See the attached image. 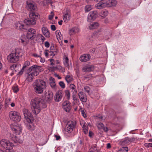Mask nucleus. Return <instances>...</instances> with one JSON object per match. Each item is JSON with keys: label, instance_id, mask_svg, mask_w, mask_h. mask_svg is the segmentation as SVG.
Listing matches in <instances>:
<instances>
[{"label": "nucleus", "instance_id": "45", "mask_svg": "<svg viewBox=\"0 0 152 152\" xmlns=\"http://www.w3.org/2000/svg\"><path fill=\"white\" fill-rule=\"evenodd\" d=\"M129 143H130L135 141L136 140V139L134 137H131V138L129 137Z\"/></svg>", "mask_w": 152, "mask_h": 152}, {"label": "nucleus", "instance_id": "6", "mask_svg": "<svg viewBox=\"0 0 152 152\" xmlns=\"http://www.w3.org/2000/svg\"><path fill=\"white\" fill-rule=\"evenodd\" d=\"M29 18L25 19L24 23L27 25H34L36 24V20L39 18V15L35 12H31L29 13Z\"/></svg>", "mask_w": 152, "mask_h": 152}, {"label": "nucleus", "instance_id": "58", "mask_svg": "<svg viewBox=\"0 0 152 152\" xmlns=\"http://www.w3.org/2000/svg\"><path fill=\"white\" fill-rule=\"evenodd\" d=\"M55 137L56 138V140H59L61 138L60 136L57 135H55Z\"/></svg>", "mask_w": 152, "mask_h": 152}, {"label": "nucleus", "instance_id": "11", "mask_svg": "<svg viewBox=\"0 0 152 152\" xmlns=\"http://www.w3.org/2000/svg\"><path fill=\"white\" fill-rule=\"evenodd\" d=\"M76 122L72 121H68L66 125V130L69 133H71L75 126Z\"/></svg>", "mask_w": 152, "mask_h": 152}, {"label": "nucleus", "instance_id": "62", "mask_svg": "<svg viewBox=\"0 0 152 152\" xmlns=\"http://www.w3.org/2000/svg\"><path fill=\"white\" fill-rule=\"evenodd\" d=\"M95 51V48H93L92 49L90 50V53H94Z\"/></svg>", "mask_w": 152, "mask_h": 152}, {"label": "nucleus", "instance_id": "12", "mask_svg": "<svg viewBox=\"0 0 152 152\" xmlns=\"http://www.w3.org/2000/svg\"><path fill=\"white\" fill-rule=\"evenodd\" d=\"M97 16V12L96 11H94L90 12L88 16V20L91 22V20H95Z\"/></svg>", "mask_w": 152, "mask_h": 152}, {"label": "nucleus", "instance_id": "59", "mask_svg": "<svg viewBox=\"0 0 152 152\" xmlns=\"http://www.w3.org/2000/svg\"><path fill=\"white\" fill-rule=\"evenodd\" d=\"M40 58V61L42 63H44L45 61V59L44 58H42L41 56H40V57H39Z\"/></svg>", "mask_w": 152, "mask_h": 152}, {"label": "nucleus", "instance_id": "46", "mask_svg": "<svg viewBox=\"0 0 152 152\" xmlns=\"http://www.w3.org/2000/svg\"><path fill=\"white\" fill-rule=\"evenodd\" d=\"M80 99L81 100V101L83 102H86L87 101L86 96V95L85 96H84L82 98H80Z\"/></svg>", "mask_w": 152, "mask_h": 152}, {"label": "nucleus", "instance_id": "28", "mask_svg": "<svg viewBox=\"0 0 152 152\" xmlns=\"http://www.w3.org/2000/svg\"><path fill=\"white\" fill-rule=\"evenodd\" d=\"M99 26V24L97 22H94L91 24L89 26L90 29H93L96 28Z\"/></svg>", "mask_w": 152, "mask_h": 152}, {"label": "nucleus", "instance_id": "2", "mask_svg": "<svg viewBox=\"0 0 152 152\" xmlns=\"http://www.w3.org/2000/svg\"><path fill=\"white\" fill-rule=\"evenodd\" d=\"M31 105L32 111L35 115L38 114L40 112L41 107L45 108L46 107L45 102L42 99L38 98L32 99Z\"/></svg>", "mask_w": 152, "mask_h": 152}, {"label": "nucleus", "instance_id": "54", "mask_svg": "<svg viewBox=\"0 0 152 152\" xmlns=\"http://www.w3.org/2000/svg\"><path fill=\"white\" fill-rule=\"evenodd\" d=\"M45 46L46 48H48L50 46V44L48 42H46L45 43Z\"/></svg>", "mask_w": 152, "mask_h": 152}, {"label": "nucleus", "instance_id": "52", "mask_svg": "<svg viewBox=\"0 0 152 152\" xmlns=\"http://www.w3.org/2000/svg\"><path fill=\"white\" fill-rule=\"evenodd\" d=\"M49 55L50 56H52V57L54 56L55 55H56V54H55L54 53H53V51H51L50 50L49 51Z\"/></svg>", "mask_w": 152, "mask_h": 152}, {"label": "nucleus", "instance_id": "49", "mask_svg": "<svg viewBox=\"0 0 152 152\" xmlns=\"http://www.w3.org/2000/svg\"><path fill=\"white\" fill-rule=\"evenodd\" d=\"M72 94V97L73 100L75 102L77 101V100H78V99L76 97V96L75 94V93H73Z\"/></svg>", "mask_w": 152, "mask_h": 152}, {"label": "nucleus", "instance_id": "63", "mask_svg": "<svg viewBox=\"0 0 152 152\" xmlns=\"http://www.w3.org/2000/svg\"><path fill=\"white\" fill-rule=\"evenodd\" d=\"M111 147L110 144L108 143L107 144V148H110Z\"/></svg>", "mask_w": 152, "mask_h": 152}, {"label": "nucleus", "instance_id": "7", "mask_svg": "<svg viewBox=\"0 0 152 152\" xmlns=\"http://www.w3.org/2000/svg\"><path fill=\"white\" fill-rule=\"evenodd\" d=\"M0 145L2 147L8 150L12 149V147L14 146L13 143L4 139H2L0 141Z\"/></svg>", "mask_w": 152, "mask_h": 152}, {"label": "nucleus", "instance_id": "22", "mask_svg": "<svg viewBox=\"0 0 152 152\" xmlns=\"http://www.w3.org/2000/svg\"><path fill=\"white\" fill-rule=\"evenodd\" d=\"M129 137H125L124 139L121 140L120 141L119 143L122 145H126L129 143Z\"/></svg>", "mask_w": 152, "mask_h": 152}, {"label": "nucleus", "instance_id": "13", "mask_svg": "<svg viewBox=\"0 0 152 152\" xmlns=\"http://www.w3.org/2000/svg\"><path fill=\"white\" fill-rule=\"evenodd\" d=\"M27 7H28V10L31 11L30 13L31 12H35V11L37 10V7L36 6L34 5L33 3L30 2H27Z\"/></svg>", "mask_w": 152, "mask_h": 152}, {"label": "nucleus", "instance_id": "26", "mask_svg": "<svg viewBox=\"0 0 152 152\" xmlns=\"http://www.w3.org/2000/svg\"><path fill=\"white\" fill-rule=\"evenodd\" d=\"M56 36L59 42L61 41V39H63L61 33L59 30H57L56 32Z\"/></svg>", "mask_w": 152, "mask_h": 152}, {"label": "nucleus", "instance_id": "41", "mask_svg": "<svg viewBox=\"0 0 152 152\" xmlns=\"http://www.w3.org/2000/svg\"><path fill=\"white\" fill-rule=\"evenodd\" d=\"M84 89L85 90V92H87L88 94L90 95V88L88 86H86L84 88Z\"/></svg>", "mask_w": 152, "mask_h": 152}, {"label": "nucleus", "instance_id": "29", "mask_svg": "<svg viewBox=\"0 0 152 152\" xmlns=\"http://www.w3.org/2000/svg\"><path fill=\"white\" fill-rule=\"evenodd\" d=\"M69 87L70 89L72 90V92H73V93H77V91L76 89V87L74 85L72 84H71L70 85Z\"/></svg>", "mask_w": 152, "mask_h": 152}, {"label": "nucleus", "instance_id": "48", "mask_svg": "<svg viewBox=\"0 0 152 152\" xmlns=\"http://www.w3.org/2000/svg\"><path fill=\"white\" fill-rule=\"evenodd\" d=\"M30 64V63L29 61H27L25 62L23 66L24 67L26 68L27 66L29 65Z\"/></svg>", "mask_w": 152, "mask_h": 152}, {"label": "nucleus", "instance_id": "38", "mask_svg": "<svg viewBox=\"0 0 152 152\" xmlns=\"http://www.w3.org/2000/svg\"><path fill=\"white\" fill-rule=\"evenodd\" d=\"M65 95L68 99L70 98V92L69 90H66L65 91Z\"/></svg>", "mask_w": 152, "mask_h": 152}, {"label": "nucleus", "instance_id": "53", "mask_svg": "<svg viewBox=\"0 0 152 152\" xmlns=\"http://www.w3.org/2000/svg\"><path fill=\"white\" fill-rule=\"evenodd\" d=\"M25 67H24L23 66L21 70L19 72V74L20 75H21L23 74L24 71V69L25 68Z\"/></svg>", "mask_w": 152, "mask_h": 152}, {"label": "nucleus", "instance_id": "10", "mask_svg": "<svg viewBox=\"0 0 152 152\" xmlns=\"http://www.w3.org/2000/svg\"><path fill=\"white\" fill-rule=\"evenodd\" d=\"M36 34V32L35 29L33 28H30L28 30L26 37L28 39L33 40L35 38Z\"/></svg>", "mask_w": 152, "mask_h": 152}, {"label": "nucleus", "instance_id": "3", "mask_svg": "<svg viewBox=\"0 0 152 152\" xmlns=\"http://www.w3.org/2000/svg\"><path fill=\"white\" fill-rule=\"evenodd\" d=\"M22 49L16 48L15 50L12 51L11 53L7 56L8 61L11 63L17 62L19 60V57L22 56Z\"/></svg>", "mask_w": 152, "mask_h": 152}, {"label": "nucleus", "instance_id": "51", "mask_svg": "<svg viewBox=\"0 0 152 152\" xmlns=\"http://www.w3.org/2000/svg\"><path fill=\"white\" fill-rule=\"evenodd\" d=\"M81 112L82 115V116H83L84 118H86V115L85 114V113L83 110H81Z\"/></svg>", "mask_w": 152, "mask_h": 152}, {"label": "nucleus", "instance_id": "23", "mask_svg": "<svg viewBox=\"0 0 152 152\" xmlns=\"http://www.w3.org/2000/svg\"><path fill=\"white\" fill-rule=\"evenodd\" d=\"M42 31L43 34L47 37H50V33L48 29L45 27H43L42 28Z\"/></svg>", "mask_w": 152, "mask_h": 152}, {"label": "nucleus", "instance_id": "27", "mask_svg": "<svg viewBox=\"0 0 152 152\" xmlns=\"http://www.w3.org/2000/svg\"><path fill=\"white\" fill-rule=\"evenodd\" d=\"M33 122H28V123L27 124L26 126L27 129L31 131L34 130L35 129V127L32 124Z\"/></svg>", "mask_w": 152, "mask_h": 152}, {"label": "nucleus", "instance_id": "43", "mask_svg": "<svg viewBox=\"0 0 152 152\" xmlns=\"http://www.w3.org/2000/svg\"><path fill=\"white\" fill-rule=\"evenodd\" d=\"M59 84L60 87L62 88H64L65 87V84L63 81H60L59 83Z\"/></svg>", "mask_w": 152, "mask_h": 152}, {"label": "nucleus", "instance_id": "24", "mask_svg": "<svg viewBox=\"0 0 152 152\" xmlns=\"http://www.w3.org/2000/svg\"><path fill=\"white\" fill-rule=\"evenodd\" d=\"M79 31V29L77 27H75L69 30V33L70 35H73L76 33L78 32Z\"/></svg>", "mask_w": 152, "mask_h": 152}, {"label": "nucleus", "instance_id": "55", "mask_svg": "<svg viewBox=\"0 0 152 152\" xmlns=\"http://www.w3.org/2000/svg\"><path fill=\"white\" fill-rule=\"evenodd\" d=\"M51 29L53 31H55L56 30L55 26L54 25H52L51 26Z\"/></svg>", "mask_w": 152, "mask_h": 152}, {"label": "nucleus", "instance_id": "19", "mask_svg": "<svg viewBox=\"0 0 152 152\" xmlns=\"http://www.w3.org/2000/svg\"><path fill=\"white\" fill-rule=\"evenodd\" d=\"M106 5L108 6H115L117 4V1L116 0H106Z\"/></svg>", "mask_w": 152, "mask_h": 152}, {"label": "nucleus", "instance_id": "40", "mask_svg": "<svg viewBox=\"0 0 152 152\" xmlns=\"http://www.w3.org/2000/svg\"><path fill=\"white\" fill-rule=\"evenodd\" d=\"M97 126L98 129L100 130V129H102L104 126V125L103 123L100 122L97 124Z\"/></svg>", "mask_w": 152, "mask_h": 152}, {"label": "nucleus", "instance_id": "17", "mask_svg": "<svg viewBox=\"0 0 152 152\" xmlns=\"http://www.w3.org/2000/svg\"><path fill=\"white\" fill-rule=\"evenodd\" d=\"M62 92L60 90L57 91L56 98L55 99V101L59 102L61 101L62 98Z\"/></svg>", "mask_w": 152, "mask_h": 152}, {"label": "nucleus", "instance_id": "31", "mask_svg": "<svg viewBox=\"0 0 152 152\" xmlns=\"http://www.w3.org/2000/svg\"><path fill=\"white\" fill-rule=\"evenodd\" d=\"M70 15L68 13H65L64 16L63 18L64 22H65L67 20H69L70 19L69 18Z\"/></svg>", "mask_w": 152, "mask_h": 152}, {"label": "nucleus", "instance_id": "5", "mask_svg": "<svg viewBox=\"0 0 152 152\" xmlns=\"http://www.w3.org/2000/svg\"><path fill=\"white\" fill-rule=\"evenodd\" d=\"M40 67L34 65L30 67L27 70L28 78L30 81L32 80L34 76L38 75L41 71Z\"/></svg>", "mask_w": 152, "mask_h": 152}, {"label": "nucleus", "instance_id": "33", "mask_svg": "<svg viewBox=\"0 0 152 152\" xmlns=\"http://www.w3.org/2000/svg\"><path fill=\"white\" fill-rule=\"evenodd\" d=\"M128 150V148L127 147H123L118 151V152H127Z\"/></svg>", "mask_w": 152, "mask_h": 152}, {"label": "nucleus", "instance_id": "37", "mask_svg": "<svg viewBox=\"0 0 152 152\" xmlns=\"http://www.w3.org/2000/svg\"><path fill=\"white\" fill-rule=\"evenodd\" d=\"M88 127L86 126L85 124L83 125V131L85 134H86L88 132Z\"/></svg>", "mask_w": 152, "mask_h": 152}, {"label": "nucleus", "instance_id": "64", "mask_svg": "<svg viewBox=\"0 0 152 152\" xmlns=\"http://www.w3.org/2000/svg\"><path fill=\"white\" fill-rule=\"evenodd\" d=\"M62 22H63V20H61L60 21H59L58 22V24L60 25H61L62 24Z\"/></svg>", "mask_w": 152, "mask_h": 152}, {"label": "nucleus", "instance_id": "47", "mask_svg": "<svg viewBox=\"0 0 152 152\" xmlns=\"http://www.w3.org/2000/svg\"><path fill=\"white\" fill-rule=\"evenodd\" d=\"M54 16V13L53 12H51V15H49V19L50 20H52L53 19Z\"/></svg>", "mask_w": 152, "mask_h": 152}, {"label": "nucleus", "instance_id": "18", "mask_svg": "<svg viewBox=\"0 0 152 152\" xmlns=\"http://www.w3.org/2000/svg\"><path fill=\"white\" fill-rule=\"evenodd\" d=\"M64 110L67 112H69L71 109L70 104L68 101H66L63 103Z\"/></svg>", "mask_w": 152, "mask_h": 152}, {"label": "nucleus", "instance_id": "61", "mask_svg": "<svg viewBox=\"0 0 152 152\" xmlns=\"http://www.w3.org/2000/svg\"><path fill=\"white\" fill-rule=\"evenodd\" d=\"M102 129L106 132H107L108 131V128L107 127H104V126Z\"/></svg>", "mask_w": 152, "mask_h": 152}, {"label": "nucleus", "instance_id": "4", "mask_svg": "<svg viewBox=\"0 0 152 152\" xmlns=\"http://www.w3.org/2000/svg\"><path fill=\"white\" fill-rule=\"evenodd\" d=\"M33 84L34 91L38 94H42L46 87L45 82L42 80H36Z\"/></svg>", "mask_w": 152, "mask_h": 152}, {"label": "nucleus", "instance_id": "39", "mask_svg": "<svg viewBox=\"0 0 152 152\" xmlns=\"http://www.w3.org/2000/svg\"><path fill=\"white\" fill-rule=\"evenodd\" d=\"M91 5H88L85 7V11L86 12H88L91 9Z\"/></svg>", "mask_w": 152, "mask_h": 152}, {"label": "nucleus", "instance_id": "8", "mask_svg": "<svg viewBox=\"0 0 152 152\" xmlns=\"http://www.w3.org/2000/svg\"><path fill=\"white\" fill-rule=\"evenodd\" d=\"M9 116L11 119L16 122H18L21 120V116L20 113L15 111L10 112Z\"/></svg>", "mask_w": 152, "mask_h": 152}, {"label": "nucleus", "instance_id": "50", "mask_svg": "<svg viewBox=\"0 0 152 152\" xmlns=\"http://www.w3.org/2000/svg\"><path fill=\"white\" fill-rule=\"evenodd\" d=\"M144 145L146 147H152V143H145L144 144Z\"/></svg>", "mask_w": 152, "mask_h": 152}, {"label": "nucleus", "instance_id": "25", "mask_svg": "<svg viewBox=\"0 0 152 152\" xmlns=\"http://www.w3.org/2000/svg\"><path fill=\"white\" fill-rule=\"evenodd\" d=\"M106 6L105 3V1L103 2L99 3L96 5V7L98 9H101L104 7Z\"/></svg>", "mask_w": 152, "mask_h": 152}, {"label": "nucleus", "instance_id": "1", "mask_svg": "<svg viewBox=\"0 0 152 152\" xmlns=\"http://www.w3.org/2000/svg\"><path fill=\"white\" fill-rule=\"evenodd\" d=\"M10 126L13 133L17 135H14L10 133L9 134L10 139L15 143H22L23 140V138L19 135L21 132L22 129V126L17 124H11Z\"/></svg>", "mask_w": 152, "mask_h": 152}, {"label": "nucleus", "instance_id": "32", "mask_svg": "<svg viewBox=\"0 0 152 152\" xmlns=\"http://www.w3.org/2000/svg\"><path fill=\"white\" fill-rule=\"evenodd\" d=\"M65 66L68 68H69V58L67 57H66L64 62Z\"/></svg>", "mask_w": 152, "mask_h": 152}, {"label": "nucleus", "instance_id": "57", "mask_svg": "<svg viewBox=\"0 0 152 152\" xmlns=\"http://www.w3.org/2000/svg\"><path fill=\"white\" fill-rule=\"evenodd\" d=\"M16 65L13 64L10 67V68L12 70H13L15 69V68L16 67Z\"/></svg>", "mask_w": 152, "mask_h": 152}, {"label": "nucleus", "instance_id": "15", "mask_svg": "<svg viewBox=\"0 0 152 152\" xmlns=\"http://www.w3.org/2000/svg\"><path fill=\"white\" fill-rule=\"evenodd\" d=\"M91 56L89 54H84L82 55L80 58V60L82 62H86L89 60Z\"/></svg>", "mask_w": 152, "mask_h": 152}, {"label": "nucleus", "instance_id": "9", "mask_svg": "<svg viewBox=\"0 0 152 152\" xmlns=\"http://www.w3.org/2000/svg\"><path fill=\"white\" fill-rule=\"evenodd\" d=\"M23 112L25 118L28 122L32 123L34 121L33 117L29 110L26 109H24Z\"/></svg>", "mask_w": 152, "mask_h": 152}, {"label": "nucleus", "instance_id": "21", "mask_svg": "<svg viewBox=\"0 0 152 152\" xmlns=\"http://www.w3.org/2000/svg\"><path fill=\"white\" fill-rule=\"evenodd\" d=\"M46 96L47 99V101L49 102L51 101L53 98V93L51 91H48L47 92H46Z\"/></svg>", "mask_w": 152, "mask_h": 152}, {"label": "nucleus", "instance_id": "42", "mask_svg": "<svg viewBox=\"0 0 152 152\" xmlns=\"http://www.w3.org/2000/svg\"><path fill=\"white\" fill-rule=\"evenodd\" d=\"M86 95V94L83 92L82 91L79 92L78 93V96L80 99L83 97L85 96Z\"/></svg>", "mask_w": 152, "mask_h": 152}, {"label": "nucleus", "instance_id": "44", "mask_svg": "<svg viewBox=\"0 0 152 152\" xmlns=\"http://www.w3.org/2000/svg\"><path fill=\"white\" fill-rule=\"evenodd\" d=\"M37 36L38 37L41 38L42 42H43L45 39V38L41 34H38Z\"/></svg>", "mask_w": 152, "mask_h": 152}, {"label": "nucleus", "instance_id": "35", "mask_svg": "<svg viewBox=\"0 0 152 152\" xmlns=\"http://www.w3.org/2000/svg\"><path fill=\"white\" fill-rule=\"evenodd\" d=\"M12 90L14 92L16 93L19 91V88L18 86L16 85H14L12 87Z\"/></svg>", "mask_w": 152, "mask_h": 152}, {"label": "nucleus", "instance_id": "16", "mask_svg": "<svg viewBox=\"0 0 152 152\" xmlns=\"http://www.w3.org/2000/svg\"><path fill=\"white\" fill-rule=\"evenodd\" d=\"M15 26L17 29L21 30L23 31L26 30V29L25 28L24 25L21 24L20 22L15 23Z\"/></svg>", "mask_w": 152, "mask_h": 152}, {"label": "nucleus", "instance_id": "56", "mask_svg": "<svg viewBox=\"0 0 152 152\" xmlns=\"http://www.w3.org/2000/svg\"><path fill=\"white\" fill-rule=\"evenodd\" d=\"M48 50H45V54L46 57H48V55L49 54V52H48Z\"/></svg>", "mask_w": 152, "mask_h": 152}, {"label": "nucleus", "instance_id": "34", "mask_svg": "<svg viewBox=\"0 0 152 152\" xmlns=\"http://www.w3.org/2000/svg\"><path fill=\"white\" fill-rule=\"evenodd\" d=\"M100 14L102 15V17H104L107 16L108 14V12L106 10H102Z\"/></svg>", "mask_w": 152, "mask_h": 152}, {"label": "nucleus", "instance_id": "60", "mask_svg": "<svg viewBox=\"0 0 152 152\" xmlns=\"http://www.w3.org/2000/svg\"><path fill=\"white\" fill-rule=\"evenodd\" d=\"M33 56L35 57H40V56H39L36 53H34L32 55Z\"/></svg>", "mask_w": 152, "mask_h": 152}, {"label": "nucleus", "instance_id": "36", "mask_svg": "<svg viewBox=\"0 0 152 152\" xmlns=\"http://www.w3.org/2000/svg\"><path fill=\"white\" fill-rule=\"evenodd\" d=\"M50 50L53 51V53L56 55L57 54L58 52V50L56 48L54 47L53 46V47L51 46Z\"/></svg>", "mask_w": 152, "mask_h": 152}, {"label": "nucleus", "instance_id": "30", "mask_svg": "<svg viewBox=\"0 0 152 152\" xmlns=\"http://www.w3.org/2000/svg\"><path fill=\"white\" fill-rule=\"evenodd\" d=\"M65 79L68 83H69L72 81L73 78L70 75H67L65 77Z\"/></svg>", "mask_w": 152, "mask_h": 152}, {"label": "nucleus", "instance_id": "14", "mask_svg": "<svg viewBox=\"0 0 152 152\" xmlns=\"http://www.w3.org/2000/svg\"><path fill=\"white\" fill-rule=\"evenodd\" d=\"M49 84L51 88L54 91L56 90V86L54 78L50 77L49 78Z\"/></svg>", "mask_w": 152, "mask_h": 152}, {"label": "nucleus", "instance_id": "20", "mask_svg": "<svg viewBox=\"0 0 152 152\" xmlns=\"http://www.w3.org/2000/svg\"><path fill=\"white\" fill-rule=\"evenodd\" d=\"M94 69V66L93 65H87L84 66L82 70L83 72H90L93 71Z\"/></svg>", "mask_w": 152, "mask_h": 152}]
</instances>
